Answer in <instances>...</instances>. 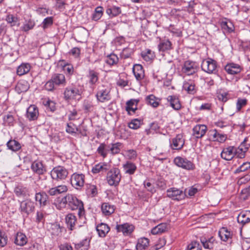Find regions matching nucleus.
Wrapping results in <instances>:
<instances>
[{
  "instance_id": "58",
  "label": "nucleus",
  "mask_w": 250,
  "mask_h": 250,
  "mask_svg": "<svg viewBox=\"0 0 250 250\" xmlns=\"http://www.w3.org/2000/svg\"><path fill=\"white\" fill-rule=\"evenodd\" d=\"M250 168V163L246 162L244 163L239 167H238L235 171V173H239L241 172H244Z\"/></svg>"
},
{
  "instance_id": "36",
  "label": "nucleus",
  "mask_w": 250,
  "mask_h": 250,
  "mask_svg": "<svg viewBox=\"0 0 250 250\" xmlns=\"http://www.w3.org/2000/svg\"><path fill=\"white\" fill-rule=\"evenodd\" d=\"M27 242V238L25 234L21 232H18L15 236L14 243L17 245L23 246Z\"/></svg>"
},
{
  "instance_id": "9",
  "label": "nucleus",
  "mask_w": 250,
  "mask_h": 250,
  "mask_svg": "<svg viewBox=\"0 0 250 250\" xmlns=\"http://www.w3.org/2000/svg\"><path fill=\"white\" fill-rule=\"evenodd\" d=\"M167 196L173 200H181L185 198V192L180 189L171 188L167 190Z\"/></svg>"
},
{
  "instance_id": "56",
  "label": "nucleus",
  "mask_w": 250,
  "mask_h": 250,
  "mask_svg": "<svg viewBox=\"0 0 250 250\" xmlns=\"http://www.w3.org/2000/svg\"><path fill=\"white\" fill-rule=\"evenodd\" d=\"M6 21L10 23L11 26H15L18 21V19L17 17L14 16L12 14H9L6 17Z\"/></svg>"
},
{
  "instance_id": "24",
  "label": "nucleus",
  "mask_w": 250,
  "mask_h": 250,
  "mask_svg": "<svg viewBox=\"0 0 250 250\" xmlns=\"http://www.w3.org/2000/svg\"><path fill=\"white\" fill-rule=\"evenodd\" d=\"M207 127L204 125H197L193 128V135L197 138H202L206 133Z\"/></svg>"
},
{
  "instance_id": "10",
  "label": "nucleus",
  "mask_w": 250,
  "mask_h": 250,
  "mask_svg": "<svg viewBox=\"0 0 250 250\" xmlns=\"http://www.w3.org/2000/svg\"><path fill=\"white\" fill-rule=\"evenodd\" d=\"M35 209L34 203L31 200H26L20 202L19 210L21 214L28 215Z\"/></svg>"
},
{
  "instance_id": "12",
  "label": "nucleus",
  "mask_w": 250,
  "mask_h": 250,
  "mask_svg": "<svg viewBox=\"0 0 250 250\" xmlns=\"http://www.w3.org/2000/svg\"><path fill=\"white\" fill-rule=\"evenodd\" d=\"M198 67L195 62L187 61L182 67V71L188 75H193L198 71Z\"/></svg>"
},
{
  "instance_id": "34",
  "label": "nucleus",
  "mask_w": 250,
  "mask_h": 250,
  "mask_svg": "<svg viewBox=\"0 0 250 250\" xmlns=\"http://www.w3.org/2000/svg\"><path fill=\"white\" fill-rule=\"evenodd\" d=\"M98 235L101 237H104L110 230L109 226L104 223H101L96 227Z\"/></svg>"
},
{
  "instance_id": "19",
  "label": "nucleus",
  "mask_w": 250,
  "mask_h": 250,
  "mask_svg": "<svg viewBox=\"0 0 250 250\" xmlns=\"http://www.w3.org/2000/svg\"><path fill=\"white\" fill-rule=\"evenodd\" d=\"M26 116L29 121L37 120L39 116L38 107L33 104L30 105L26 110Z\"/></svg>"
},
{
  "instance_id": "39",
  "label": "nucleus",
  "mask_w": 250,
  "mask_h": 250,
  "mask_svg": "<svg viewBox=\"0 0 250 250\" xmlns=\"http://www.w3.org/2000/svg\"><path fill=\"white\" fill-rule=\"evenodd\" d=\"M31 69V65L28 63H22L17 69V73L22 76L28 73Z\"/></svg>"
},
{
  "instance_id": "25",
  "label": "nucleus",
  "mask_w": 250,
  "mask_h": 250,
  "mask_svg": "<svg viewBox=\"0 0 250 250\" xmlns=\"http://www.w3.org/2000/svg\"><path fill=\"white\" fill-rule=\"evenodd\" d=\"M68 188L66 186L62 185L50 188L47 191V193L50 196H56L61 193L66 192Z\"/></svg>"
},
{
  "instance_id": "14",
  "label": "nucleus",
  "mask_w": 250,
  "mask_h": 250,
  "mask_svg": "<svg viewBox=\"0 0 250 250\" xmlns=\"http://www.w3.org/2000/svg\"><path fill=\"white\" fill-rule=\"evenodd\" d=\"M116 229L117 232H122L124 236H129L133 232L135 227L132 224L126 223L123 224L117 225Z\"/></svg>"
},
{
  "instance_id": "28",
  "label": "nucleus",
  "mask_w": 250,
  "mask_h": 250,
  "mask_svg": "<svg viewBox=\"0 0 250 250\" xmlns=\"http://www.w3.org/2000/svg\"><path fill=\"white\" fill-rule=\"evenodd\" d=\"M225 69L229 74L231 75L238 74L241 71L240 66L234 63L227 64L225 67Z\"/></svg>"
},
{
  "instance_id": "41",
  "label": "nucleus",
  "mask_w": 250,
  "mask_h": 250,
  "mask_svg": "<svg viewBox=\"0 0 250 250\" xmlns=\"http://www.w3.org/2000/svg\"><path fill=\"white\" fill-rule=\"evenodd\" d=\"M221 26L224 32L230 33L234 30V27L230 21H223L221 22Z\"/></svg>"
},
{
  "instance_id": "46",
  "label": "nucleus",
  "mask_w": 250,
  "mask_h": 250,
  "mask_svg": "<svg viewBox=\"0 0 250 250\" xmlns=\"http://www.w3.org/2000/svg\"><path fill=\"white\" fill-rule=\"evenodd\" d=\"M108 165L106 163H99L96 165L92 169L93 173H98L101 171L105 172L108 170Z\"/></svg>"
},
{
  "instance_id": "63",
  "label": "nucleus",
  "mask_w": 250,
  "mask_h": 250,
  "mask_svg": "<svg viewBox=\"0 0 250 250\" xmlns=\"http://www.w3.org/2000/svg\"><path fill=\"white\" fill-rule=\"evenodd\" d=\"M188 250H202L200 244L196 242L193 241L189 244L188 246Z\"/></svg>"
},
{
  "instance_id": "53",
  "label": "nucleus",
  "mask_w": 250,
  "mask_h": 250,
  "mask_svg": "<svg viewBox=\"0 0 250 250\" xmlns=\"http://www.w3.org/2000/svg\"><path fill=\"white\" fill-rule=\"evenodd\" d=\"M8 242L7 236L4 231L0 229V247H5Z\"/></svg>"
},
{
  "instance_id": "57",
  "label": "nucleus",
  "mask_w": 250,
  "mask_h": 250,
  "mask_svg": "<svg viewBox=\"0 0 250 250\" xmlns=\"http://www.w3.org/2000/svg\"><path fill=\"white\" fill-rule=\"evenodd\" d=\"M248 100L246 99L238 98L236 103V110L237 111L241 110V108L246 105L247 104Z\"/></svg>"
},
{
  "instance_id": "7",
  "label": "nucleus",
  "mask_w": 250,
  "mask_h": 250,
  "mask_svg": "<svg viewBox=\"0 0 250 250\" xmlns=\"http://www.w3.org/2000/svg\"><path fill=\"white\" fill-rule=\"evenodd\" d=\"M96 97L99 102L104 103L108 101L111 99L110 90L104 85L99 86Z\"/></svg>"
},
{
  "instance_id": "55",
  "label": "nucleus",
  "mask_w": 250,
  "mask_h": 250,
  "mask_svg": "<svg viewBox=\"0 0 250 250\" xmlns=\"http://www.w3.org/2000/svg\"><path fill=\"white\" fill-rule=\"evenodd\" d=\"M133 53L132 48L126 47L124 48L121 53V57L123 59H127L129 58Z\"/></svg>"
},
{
  "instance_id": "48",
  "label": "nucleus",
  "mask_w": 250,
  "mask_h": 250,
  "mask_svg": "<svg viewBox=\"0 0 250 250\" xmlns=\"http://www.w3.org/2000/svg\"><path fill=\"white\" fill-rule=\"evenodd\" d=\"M106 13L111 17H116L121 13V8L117 6H112L106 9Z\"/></svg>"
},
{
  "instance_id": "21",
  "label": "nucleus",
  "mask_w": 250,
  "mask_h": 250,
  "mask_svg": "<svg viewBox=\"0 0 250 250\" xmlns=\"http://www.w3.org/2000/svg\"><path fill=\"white\" fill-rule=\"evenodd\" d=\"M167 101L169 103L170 106L175 110H179L181 108L182 105L178 96L170 95L167 98Z\"/></svg>"
},
{
  "instance_id": "45",
  "label": "nucleus",
  "mask_w": 250,
  "mask_h": 250,
  "mask_svg": "<svg viewBox=\"0 0 250 250\" xmlns=\"http://www.w3.org/2000/svg\"><path fill=\"white\" fill-rule=\"evenodd\" d=\"M142 57L146 62L152 61L155 58V53L149 49H147L141 53Z\"/></svg>"
},
{
  "instance_id": "3",
  "label": "nucleus",
  "mask_w": 250,
  "mask_h": 250,
  "mask_svg": "<svg viewBox=\"0 0 250 250\" xmlns=\"http://www.w3.org/2000/svg\"><path fill=\"white\" fill-rule=\"evenodd\" d=\"M82 93V90L76 86H68L64 89L63 98L65 101L69 102L81 96Z\"/></svg>"
},
{
  "instance_id": "59",
  "label": "nucleus",
  "mask_w": 250,
  "mask_h": 250,
  "mask_svg": "<svg viewBox=\"0 0 250 250\" xmlns=\"http://www.w3.org/2000/svg\"><path fill=\"white\" fill-rule=\"evenodd\" d=\"M141 125V121L135 119L131 121L130 123L128 124V127L131 129H137L139 128Z\"/></svg>"
},
{
  "instance_id": "54",
  "label": "nucleus",
  "mask_w": 250,
  "mask_h": 250,
  "mask_svg": "<svg viewBox=\"0 0 250 250\" xmlns=\"http://www.w3.org/2000/svg\"><path fill=\"white\" fill-rule=\"evenodd\" d=\"M35 25V23L34 21L30 19L27 21V23L23 24L21 28L22 31L27 32L33 29Z\"/></svg>"
},
{
  "instance_id": "40",
  "label": "nucleus",
  "mask_w": 250,
  "mask_h": 250,
  "mask_svg": "<svg viewBox=\"0 0 250 250\" xmlns=\"http://www.w3.org/2000/svg\"><path fill=\"white\" fill-rule=\"evenodd\" d=\"M201 242L205 249H212L213 248L214 245L216 243L215 239L211 237L208 240L206 238H202Z\"/></svg>"
},
{
  "instance_id": "35",
  "label": "nucleus",
  "mask_w": 250,
  "mask_h": 250,
  "mask_svg": "<svg viewBox=\"0 0 250 250\" xmlns=\"http://www.w3.org/2000/svg\"><path fill=\"white\" fill-rule=\"evenodd\" d=\"M6 146L9 149L13 152H17L21 148V144L14 139L9 140L6 143Z\"/></svg>"
},
{
  "instance_id": "49",
  "label": "nucleus",
  "mask_w": 250,
  "mask_h": 250,
  "mask_svg": "<svg viewBox=\"0 0 250 250\" xmlns=\"http://www.w3.org/2000/svg\"><path fill=\"white\" fill-rule=\"evenodd\" d=\"M167 229V225L165 223H161L154 227L151 229V233L153 234H158L164 232Z\"/></svg>"
},
{
  "instance_id": "42",
  "label": "nucleus",
  "mask_w": 250,
  "mask_h": 250,
  "mask_svg": "<svg viewBox=\"0 0 250 250\" xmlns=\"http://www.w3.org/2000/svg\"><path fill=\"white\" fill-rule=\"evenodd\" d=\"M149 245V240L145 237L141 238L138 239L136 246L137 250H145L147 248Z\"/></svg>"
},
{
  "instance_id": "44",
  "label": "nucleus",
  "mask_w": 250,
  "mask_h": 250,
  "mask_svg": "<svg viewBox=\"0 0 250 250\" xmlns=\"http://www.w3.org/2000/svg\"><path fill=\"white\" fill-rule=\"evenodd\" d=\"M122 144L120 142L112 143L109 145V150L112 155H115L120 153Z\"/></svg>"
},
{
  "instance_id": "61",
  "label": "nucleus",
  "mask_w": 250,
  "mask_h": 250,
  "mask_svg": "<svg viewBox=\"0 0 250 250\" xmlns=\"http://www.w3.org/2000/svg\"><path fill=\"white\" fill-rule=\"evenodd\" d=\"M89 242H90V240L87 238H85V239H83V240H82L80 243L76 244L75 245V247L77 249H80L82 247H85L84 249H87V247H88V246L89 245Z\"/></svg>"
},
{
  "instance_id": "26",
  "label": "nucleus",
  "mask_w": 250,
  "mask_h": 250,
  "mask_svg": "<svg viewBox=\"0 0 250 250\" xmlns=\"http://www.w3.org/2000/svg\"><path fill=\"white\" fill-rule=\"evenodd\" d=\"M237 222L242 226L250 222V210L241 211L237 216Z\"/></svg>"
},
{
  "instance_id": "13",
  "label": "nucleus",
  "mask_w": 250,
  "mask_h": 250,
  "mask_svg": "<svg viewBox=\"0 0 250 250\" xmlns=\"http://www.w3.org/2000/svg\"><path fill=\"white\" fill-rule=\"evenodd\" d=\"M14 192L17 197L20 198H26L30 196L28 188L22 185H18L14 189Z\"/></svg>"
},
{
  "instance_id": "32",
  "label": "nucleus",
  "mask_w": 250,
  "mask_h": 250,
  "mask_svg": "<svg viewBox=\"0 0 250 250\" xmlns=\"http://www.w3.org/2000/svg\"><path fill=\"white\" fill-rule=\"evenodd\" d=\"M65 222L68 228L73 230L77 222V218L73 213H69L65 216Z\"/></svg>"
},
{
  "instance_id": "17",
  "label": "nucleus",
  "mask_w": 250,
  "mask_h": 250,
  "mask_svg": "<svg viewBox=\"0 0 250 250\" xmlns=\"http://www.w3.org/2000/svg\"><path fill=\"white\" fill-rule=\"evenodd\" d=\"M234 149L233 146L224 148L221 153V158L226 161L231 160L235 156Z\"/></svg>"
},
{
  "instance_id": "5",
  "label": "nucleus",
  "mask_w": 250,
  "mask_h": 250,
  "mask_svg": "<svg viewBox=\"0 0 250 250\" xmlns=\"http://www.w3.org/2000/svg\"><path fill=\"white\" fill-rule=\"evenodd\" d=\"M68 174L66 168L62 166H58L54 167L51 171V176L54 180L60 181L65 179Z\"/></svg>"
},
{
  "instance_id": "64",
  "label": "nucleus",
  "mask_w": 250,
  "mask_h": 250,
  "mask_svg": "<svg viewBox=\"0 0 250 250\" xmlns=\"http://www.w3.org/2000/svg\"><path fill=\"white\" fill-rule=\"evenodd\" d=\"M55 84L51 79L45 84L44 88L45 90L48 91H53L54 89H55Z\"/></svg>"
},
{
  "instance_id": "23",
  "label": "nucleus",
  "mask_w": 250,
  "mask_h": 250,
  "mask_svg": "<svg viewBox=\"0 0 250 250\" xmlns=\"http://www.w3.org/2000/svg\"><path fill=\"white\" fill-rule=\"evenodd\" d=\"M123 168L125 174L133 175L137 170V166L134 163L127 161L123 165Z\"/></svg>"
},
{
  "instance_id": "30",
  "label": "nucleus",
  "mask_w": 250,
  "mask_h": 250,
  "mask_svg": "<svg viewBox=\"0 0 250 250\" xmlns=\"http://www.w3.org/2000/svg\"><path fill=\"white\" fill-rule=\"evenodd\" d=\"M51 79L56 86H63L65 85V76L62 74H55L52 75Z\"/></svg>"
},
{
  "instance_id": "4",
  "label": "nucleus",
  "mask_w": 250,
  "mask_h": 250,
  "mask_svg": "<svg viewBox=\"0 0 250 250\" xmlns=\"http://www.w3.org/2000/svg\"><path fill=\"white\" fill-rule=\"evenodd\" d=\"M217 62L210 58L203 60L201 63L202 70L208 74L216 73L217 71Z\"/></svg>"
},
{
  "instance_id": "62",
  "label": "nucleus",
  "mask_w": 250,
  "mask_h": 250,
  "mask_svg": "<svg viewBox=\"0 0 250 250\" xmlns=\"http://www.w3.org/2000/svg\"><path fill=\"white\" fill-rule=\"evenodd\" d=\"M53 17H48L44 19L42 24L43 29H45L53 24Z\"/></svg>"
},
{
  "instance_id": "31",
  "label": "nucleus",
  "mask_w": 250,
  "mask_h": 250,
  "mask_svg": "<svg viewBox=\"0 0 250 250\" xmlns=\"http://www.w3.org/2000/svg\"><path fill=\"white\" fill-rule=\"evenodd\" d=\"M29 88L28 82L26 80H21L15 87L16 91L19 94L26 92Z\"/></svg>"
},
{
  "instance_id": "38",
  "label": "nucleus",
  "mask_w": 250,
  "mask_h": 250,
  "mask_svg": "<svg viewBox=\"0 0 250 250\" xmlns=\"http://www.w3.org/2000/svg\"><path fill=\"white\" fill-rule=\"evenodd\" d=\"M158 47L159 51L169 50L172 48V43L168 40H161Z\"/></svg>"
},
{
  "instance_id": "29",
  "label": "nucleus",
  "mask_w": 250,
  "mask_h": 250,
  "mask_svg": "<svg viewBox=\"0 0 250 250\" xmlns=\"http://www.w3.org/2000/svg\"><path fill=\"white\" fill-rule=\"evenodd\" d=\"M133 74L138 81H141L145 77L144 70L141 64H136L133 67Z\"/></svg>"
},
{
  "instance_id": "22",
  "label": "nucleus",
  "mask_w": 250,
  "mask_h": 250,
  "mask_svg": "<svg viewBox=\"0 0 250 250\" xmlns=\"http://www.w3.org/2000/svg\"><path fill=\"white\" fill-rule=\"evenodd\" d=\"M183 89L191 95L195 94L197 90L195 83L192 80L185 82L183 85Z\"/></svg>"
},
{
  "instance_id": "60",
  "label": "nucleus",
  "mask_w": 250,
  "mask_h": 250,
  "mask_svg": "<svg viewBox=\"0 0 250 250\" xmlns=\"http://www.w3.org/2000/svg\"><path fill=\"white\" fill-rule=\"evenodd\" d=\"M86 192L87 194L91 195L92 197L95 196L97 193L96 187L92 185L87 186Z\"/></svg>"
},
{
  "instance_id": "37",
  "label": "nucleus",
  "mask_w": 250,
  "mask_h": 250,
  "mask_svg": "<svg viewBox=\"0 0 250 250\" xmlns=\"http://www.w3.org/2000/svg\"><path fill=\"white\" fill-rule=\"evenodd\" d=\"M88 82L92 85H95L99 80V73L93 70H89L87 75Z\"/></svg>"
},
{
  "instance_id": "11",
  "label": "nucleus",
  "mask_w": 250,
  "mask_h": 250,
  "mask_svg": "<svg viewBox=\"0 0 250 250\" xmlns=\"http://www.w3.org/2000/svg\"><path fill=\"white\" fill-rule=\"evenodd\" d=\"M170 146L173 150H181L184 144L185 139L181 134H177L174 138L170 140Z\"/></svg>"
},
{
  "instance_id": "43",
  "label": "nucleus",
  "mask_w": 250,
  "mask_h": 250,
  "mask_svg": "<svg viewBox=\"0 0 250 250\" xmlns=\"http://www.w3.org/2000/svg\"><path fill=\"white\" fill-rule=\"evenodd\" d=\"M104 61L108 65L112 66L118 63L119 58L116 54L111 53L106 57Z\"/></svg>"
},
{
  "instance_id": "47",
  "label": "nucleus",
  "mask_w": 250,
  "mask_h": 250,
  "mask_svg": "<svg viewBox=\"0 0 250 250\" xmlns=\"http://www.w3.org/2000/svg\"><path fill=\"white\" fill-rule=\"evenodd\" d=\"M146 101L148 104L152 107H157L159 104L160 100L151 94L146 97Z\"/></svg>"
},
{
  "instance_id": "52",
  "label": "nucleus",
  "mask_w": 250,
  "mask_h": 250,
  "mask_svg": "<svg viewBox=\"0 0 250 250\" xmlns=\"http://www.w3.org/2000/svg\"><path fill=\"white\" fill-rule=\"evenodd\" d=\"M125 157L130 160H134L137 157V153L134 149H128L125 151Z\"/></svg>"
},
{
  "instance_id": "8",
  "label": "nucleus",
  "mask_w": 250,
  "mask_h": 250,
  "mask_svg": "<svg viewBox=\"0 0 250 250\" xmlns=\"http://www.w3.org/2000/svg\"><path fill=\"white\" fill-rule=\"evenodd\" d=\"M85 176L82 173H74L71 176V184L74 188L77 189H81L83 186Z\"/></svg>"
},
{
  "instance_id": "2",
  "label": "nucleus",
  "mask_w": 250,
  "mask_h": 250,
  "mask_svg": "<svg viewBox=\"0 0 250 250\" xmlns=\"http://www.w3.org/2000/svg\"><path fill=\"white\" fill-rule=\"evenodd\" d=\"M121 175L119 168L114 167L107 173L106 180L110 186H117L121 180Z\"/></svg>"
},
{
  "instance_id": "18",
  "label": "nucleus",
  "mask_w": 250,
  "mask_h": 250,
  "mask_svg": "<svg viewBox=\"0 0 250 250\" xmlns=\"http://www.w3.org/2000/svg\"><path fill=\"white\" fill-rule=\"evenodd\" d=\"M35 200L39 202L41 207H44L49 204L48 196L44 191L36 192Z\"/></svg>"
},
{
  "instance_id": "27",
  "label": "nucleus",
  "mask_w": 250,
  "mask_h": 250,
  "mask_svg": "<svg viewBox=\"0 0 250 250\" xmlns=\"http://www.w3.org/2000/svg\"><path fill=\"white\" fill-rule=\"evenodd\" d=\"M218 235L221 240L227 242L231 240L232 233L229 231L227 228H222L218 232Z\"/></svg>"
},
{
  "instance_id": "6",
  "label": "nucleus",
  "mask_w": 250,
  "mask_h": 250,
  "mask_svg": "<svg viewBox=\"0 0 250 250\" xmlns=\"http://www.w3.org/2000/svg\"><path fill=\"white\" fill-rule=\"evenodd\" d=\"M173 162L177 167L187 170H193L195 168V165L186 158L177 156L174 158Z\"/></svg>"
},
{
  "instance_id": "50",
  "label": "nucleus",
  "mask_w": 250,
  "mask_h": 250,
  "mask_svg": "<svg viewBox=\"0 0 250 250\" xmlns=\"http://www.w3.org/2000/svg\"><path fill=\"white\" fill-rule=\"evenodd\" d=\"M212 132L213 133L212 134L213 138L214 141H217L220 143H223L226 141L227 138L226 135L218 133L216 129Z\"/></svg>"
},
{
  "instance_id": "51",
  "label": "nucleus",
  "mask_w": 250,
  "mask_h": 250,
  "mask_svg": "<svg viewBox=\"0 0 250 250\" xmlns=\"http://www.w3.org/2000/svg\"><path fill=\"white\" fill-rule=\"evenodd\" d=\"M97 152L103 158L106 157L107 150H106V145L105 143H101L97 148Z\"/></svg>"
},
{
  "instance_id": "33",
  "label": "nucleus",
  "mask_w": 250,
  "mask_h": 250,
  "mask_svg": "<svg viewBox=\"0 0 250 250\" xmlns=\"http://www.w3.org/2000/svg\"><path fill=\"white\" fill-rule=\"evenodd\" d=\"M115 207L108 203H104L101 206V210L105 216H109L115 211Z\"/></svg>"
},
{
  "instance_id": "16",
  "label": "nucleus",
  "mask_w": 250,
  "mask_h": 250,
  "mask_svg": "<svg viewBox=\"0 0 250 250\" xmlns=\"http://www.w3.org/2000/svg\"><path fill=\"white\" fill-rule=\"evenodd\" d=\"M31 169L34 173L38 175H42L46 171L45 167L42 161L39 160L34 161L32 163Z\"/></svg>"
},
{
  "instance_id": "1",
  "label": "nucleus",
  "mask_w": 250,
  "mask_h": 250,
  "mask_svg": "<svg viewBox=\"0 0 250 250\" xmlns=\"http://www.w3.org/2000/svg\"><path fill=\"white\" fill-rule=\"evenodd\" d=\"M62 201L64 204L68 205L72 210H78V215L81 216L84 212L83 205L82 201L79 200L75 196L71 194H67L62 198Z\"/></svg>"
},
{
  "instance_id": "20",
  "label": "nucleus",
  "mask_w": 250,
  "mask_h": 250,
  "mask_svg": "<svg viewBox=\"0 0 250 250\" xmlns=\"http://www.w3.org/2000/svg\"><path fill=\"white\" fill-rule=\"evenodd\" d=\"M139 101V99H130L126 102L125 110L128 114L131 115L135 113Z\"/></svg>"
},
{
  "instance_id": "15",
  "label": "nucleus",
  "mask_w": 250,
  "mask_h": 250,
  "mask_svg": "<svg viewBox=\"0 0 250 250\" xmlns=\"http://www.w3.org/2000/svg\"><path fill=\"white\" fill-rule=\"evenodd\" d=\"M247 138L241 143L237 148L234 149L235 155L238 158H243L245 157L246 153L248 150L250 145L246 143Z\"/></svg>"
}]
</instances>
